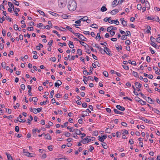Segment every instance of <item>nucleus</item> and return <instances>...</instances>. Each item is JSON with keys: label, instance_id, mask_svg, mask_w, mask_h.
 <instances>
[{"label": "nucleus", "instance_id": "6", "mask_svg": "<svg viewBox=\"0 0 160 160\" xmlns=\"http://www.w3.org/2000/svg\"><path fill=\"white\" fill-rule=\"evenodd\" d=\"M117 29V28L116 27H113V26H110L108 27L107 28V31L108 32H110L112 30H116Z\"/></svg>", "mask_w": 160, "mask_h": 160}, {"label": "nucleus", "instance_id": "36", "mask_svg": "<svg viewBox=\"0 0 160 160\" xmlns=\"http://www.w3.org/2000/svg\"><path fill=\"white\" fill-rule=\"evenodd\" d=\"M6 154L7 156L8 159L9 160H12V157L9 154H8V153H6Z\"/></svg>", "mask_w": 160, "mask_h": 160}, {"label": "nucleus", "instance_id": "43", "mask_svg": "<svg viewBox=\"0 0 160 160\" xmlns=\"http://www.w3.org/2000/svg\"><path fill=\"white\" fill-rule=\"evenodd\" d=\"M79 42H80V43L83 46H84L85 47H86V45L87 44L86 43H85L84 42L81 41H79Z\"/></svg>", "mask_w": 160, "mask_h": 160}, {"label": "nucleus", "instance_id": "29", "mask_svg": "<svg viewBox=\"0 0 160 160\" xmlns=\"http://www.w3.org/2000/svg\"><path fill=\"white\" fill-rule=\"evenodd\" d=\"M8 5L10 8L14 9V6L12 3L10 2H8Z\"/></svg>", "mask_w": 160, "mask_h": 160}, {"label": "nucleus", "instance_id": "24", "mask_svg": "<svg viewBox=\"0 0 160 160\" xmlns=\"http://www.w3.org/2000/svg\"><path fill=\"white\" fill-rule=\"evenodd\" d=\"M19 118H20V120H21L20 121H19V122H25V121H26L25 119L22 118V116L21 115H19Z\"/></svg>", "mask_w": 160, "mask_h": 160}, {"label": "nucleus", "instance_id": "8", "mask_svg": "<svg viewBox=\"0 0 160 160\" xmlns=\"http://www.w3.org/2000/svg\"><path fill=\"white\" fill-rule=\"evenodd\" d=\"M39 133L40 132V130L37 129H34L32 130L33 135L35 137L37 135L36 132Z\"/></svg>", "mask_w": 160, "mask_h": 160}, {"label": "nucleus", "instance_id": "15", "mask_svg": "<svg viewBox=\"0 0 160 160\" xmlns=\"http://www.w3.org/2000/svg\"><path fill=\"white\" fill-rule=\"evenodd\" d=\"M144 4V7L147 8V9H149V4L148 2L146 1Z\"/></svg>", "mask_w": 160, "mask_h": 160}, {"label": "nucleus", "instance_id": "16", "mask_svg": "<svg viewBox=\"0 0 160 160\" xmlns=\"http://www.w3.org/2000/svg\"><path fill=\"white\" fill-rule=\"evenodd\" d=\"M66 29H67L68 30L70 31L71 32L74 33V31L73 29L70 26H67L66 27Z\"/></svg>", "mask_w": 160, "mask_h": 160}, {"label": "nucleus", "instance_id": "44", "mask_svg": "<svg viewBox=\"0 0 160 160\" xmlns=\"http://www.w3.org/2000/svg\"><path fill=\"white\" fill-rule=\"evenodd\" d=\"M122 23L124 27L127 26V21L125 20L122 22Z\"/></svg>", "mask_w": 160, "mask_h": 160}, {"label": "nucleus", "instance_id": "1", "mask_svg": "<svg viewBox=\"0 0 160 160\" xmlns=\"http://www.w3.org/2000/svg\"><path fill=\"white\" fill-rule=\"evenodd\" d=\"M77 7V3L73 0H71L68 2V8L69 11H75Z\"/></svg>", "mask_w": 160, "mask_h": 160}, {"label": "nucleus", "instance_id": "25", "mask_svg": "<svg viewBox=\"0 0 160 160\" xmlns=\"http://www.w3.org/2000/svg\"><path fill=\"white\" fill-rule=\"evenodd\" d=\"M69 47L71 48H74V45L73 44V43L71 41H69Z\"/></svg>", "mask_w": 160, "mask_h": 160}, {"label": "nucleus", "instance_id": "35", "mask_svg": "<svg viewBox=\"0 0 160 160\" xmlns=\"http://www.w3.org/2000/svg\"><path fill=\"white\" fill-rule=\"evenodd\" d=\"M77 52L79 55H81L82 54V51L81 49H78Z\"/></svg>", "mask_w": 160, "mask_h": 160}, {"label": "nucleus", "instance_id": "39", "mask_svg": "<svg viewBox=\"0 0 160 160\" xmlns=\"http://www.w3.org/2000/svg\"><path fill=\"white\" fill-rule=\"evenodd\" d=\"M147 19L148 20H156V19H155V18L152 17H151L148 16L147 18Z\"/></svg>", "mask_w": 160, "mask_h": 160}, {"label": "nucleus", "instance_id": "54", "mask_svg": "<svg viewBox=\"0 0 160 160\" xmlns=\"http://www.w3.org/2000/svg\"><path fill=\"white\" fill-rule=\"evenodd\" d=\"M6 19L7 20H9V22H10L12 21V19L9 16H6Z\"/></svg>", "mask_w": 160, "mask_h": 160}, {"label": "nucleus", "instance_id": "21", "mask_svg": "<svg viewBox=\"0 0 160 160\" xmlns=\"http://www.w3.org/2000/svg\"><path fill=\"white\" fill-rule=\"evenodd\" d=\"M115 47L116 48V49L118 51H119V49L121 50H122V47L121 45L119 46L118 44L116 45Z\"/></svg>", "mask_w": 160, "mask_h": 160}, {"label": "nucleus", "instance_id": "60", "mask_svg": "<svg viewBox=\"0 0 160 160\" xmlns=\"http://www.w3.org/2000/svg\"><path fill=\"white\" fill-rule=\"evenodd\" d=\"M146 60L148 62H150V58L149 56H147Z\"/></svg>", "mask_w": 160, "mask_h": 160}, {"label": "nucleus", "instance_id": "48", "mask_svg": "<svg viewBox=\"0 0 160 160\" xmlns=\"http://www.w3.org/2000/svg\"><path fill=\"white\" fill-rule=\"evenodd\" d=\"M135 99H136V100L138 101L139 102H141V101H142V100L138 97H136Z\"/></svg>", "mask_w": 160, "mask_h": 160}, {"label": "nucleus", "instance_id": "28", "mask_svg": "<svg viewBox=\"0 0 160 160\" xmlns=\"http://www.w3.org/2000/svg\"><path fill=\"white\" fill-rule=\"evenodd\" d=\"M75 132L76 134L79 135L81 134V132L78 129H77L75 130Z\"/></svg>", "mask_w": 160, "mask_h": 160}, {"label": "nucleus", "instance_id": "51", "mask_svg": "<svg viewBox=\"0 0 160 160\" xmlns=\"http://www.w3.org/2000/svg\"><path fill=\"white\" fill-rule=\"evenodd\" d=\"M15 11H14L15 12V15L18 16L19 15L18 14V12H17L16 10H17L18 12L19 11L20 9L18 8H16L15 9Z\"/></svg>", "mask_w": 160, "mask_h": 160}, {"label": "nucleus", "instance_id": "5", "mask_svg": "<svg viewBox=\"0 0 160 160\" xmlns=\"http://www.w3.org/2000/svg\"><path fill=\"white\" fill-rule=\"evenodd\" d=\"M104 50H105V53H106L107 54L109 55V56H112V54L111 53V51L110 49L108 48L105 47L104 48Z\"/></svg>", "mask_w": 160, "mask_h": 160}, {"label": "nucleus", "instance_id": "55", "mask_svg": "<svg viewBox=\"0 0 160 160\" xmlns=\"http://www.w3.org/2000/svg\"><path fill=\"white\" fill-rule=\"evenodd\" d=\"M137 8L138 10H141L142 9V6L140 4H138L137 5Z\"/></svg>", "mask_w": 160, "mask_h": 160}, {"label": "nucleus", "instance_id": "53", "mask_svg": "<svg viewBox=\"0 0 160 160\" xmlns=\"http://www.w3.org/2000/svg\"><path fill=\"white\" fill-rule=\"evenodd\" d=\"M153 110L155 113H156L159 114H160V111L159 110L156 109H154Z\"/></svg>", "mask_w": 160, "mask_h": 160}, {"label": "nucleus", "instance_id": "9", "mask_svg": "<svg viewBox=\"0 0 160 160\" xmlns=\"http://www.w3.org/2000/svg\"><path fill=\"white\" fill-rule=\"evenodd\" d=\"M25 155L29 157H33L35 156V154L32 153H29L28 152L26 154H25Z\"/></svg>", "mask_w": 160, "mask_h": 160}, {"label": "nucleus", "instance_id": "64", "mask_svg": "<svg viewBox=\"0 0 160 160\" xmlns=\"http://www.w3.org/2000/svg\"><path fill=\"white\" fill-rule=\"evenodd\" d=\"M131 41L129 40H127L125 41V43L127 45H129L130 44Z\"/></svg>", "mask_w": 160, "mask_h": 160}, {"label": "nucleus", "instance_id": "57", "mask_svg": "<svg viewBox=\"0 0 160 160\" xmlns=\"http://www.w3.org/2000/svg\"><path fill=\"white\" fill-rule=\"evenodd\" d=\"M51 27L49 25H46V26H44L42 28V29H44L45 28H46L47 29H49Z\"/></svg>", "mask_w": 160, "mask_h": 160}, {"label": "nucleus", "instance_id": "4", "mask_svg": "<svg viewBox=\"0 0 160 160\" xmlns=\"http://www.w3.org/2000/svg\"><path fill=\"white\" fill-rule=\"evenodd\" d=\"M90 137H86L85 138L83 139V140L81 142L83 144L88 143L90 142Z\"/></svg>", "mask_w": 160, "mask_h": 160}, {"label": "nucleus", "instance_id": "34", "mask_svg": "<svg viewBox=\"0 0 160 160\" xmlns=\"http://www.w3.org/2000/svg\"><path fill=\"white\" fill-rule=\"evenodd\" d=\"M107 10V8L105 6H102L101 8V11L102 12H104L106 11Z\"/></svg>", "mask_w": 160, "mask_h": 160}, {"label": "nucleus", "instance_id": "7", "mask_svg": "<svg viewBox=\"0 0 160 160\" xmlns=\"http://www.w3.org/2000/svg\"><path fill=\"white\" fill-rule=\"evenodd\" d=\"M119 0H114L112 3V6L113 7H114L116 6L118 3H119Z\"/></svg>", "mask_w": 160, "mask_h": 160}, {"label": "nucleus", "instance_id": "13", "mask_svg": "<svg viewBox=\"0 0 160 160\" xmlns=\"http://www.w3.org/2000/svg\"><path fill=\"white\" fill-rule=\"evenodd\" d=\"M81 20L80 19L79 20L76 21H75V23H76L75 24H74L73 25L75 26H79L81 25Z\"/></svg>", "mask_w": 160, "mask_h": 160}, {"label": "nucleus", "instance_id": "11", "mask_svg": "<svg viewBox=\"0 0 160 160\" xmlns=\"http://www.w3.org/2000/svg\"><path fill=\"white\" fill-rule=\"evenodd\" d=\"M135 85L137 88H140L142 86L141 84L138 82L135 83Z\"/></svg>", "mask_w": 160, "mask_h": 160}, {"label": "nucleus", "instance_id": "59", "mask_svg": "<svg viewBox=\"0 0 160 160\" xmlns=\"http://www.w3.org/2000/svg\"><path fill=\"white\" fill-rule=\"evenodd\" d=\"M5 18L4 17H3L2 18H0V22L2 23L3 21L5 20Z\"/></svg>", "mask_w": 160, "mask_h": 160}, {"label": "nucleus", "instance_id": "18", "mask_svg": "<svg viewBox=\"0 0 160 160\" xmlns=\"http://www.w3.org/2000/svg\"><path fill=\"white\" fill-rule=\"evenodd\" d=\"M62 82L59 80H58L57 82L55 83V86L57 87V86H59L62 84Z\"/></svg>", "mask_w": 160, "mask_h": 160}, {"label": "nucleus", "instance_id": "61", "mask_svg": "<svg viewBox=\"0 0 160 160\" xmlns=\"http://www.w3.org/2000/svg\"><path fill=\"white\" fill-rule=\"evenodd\" d=\"M111 129L109 128H107L106 129V132L107 133H109L110 132Z\"/></svg>", "mask_w": 160, "mask_h": 160}, {"label": "nucleus", "instance_id": "33", "mask_svg": "<svg viewBox=\"0 0 160 160\" xmlns=\"http://www.w3.org/2000/svg\"><path fill=\"white\" fill-rule=\"evenodd\" d=\"M132 74L134 76L136 77H138L139 75L138 73L136 72L133 71L132 72Z\"/></svg>", "mask_w": 160, "mask_h": 160}, {"label": "nucleus", "instance_id": "20", "mask_svg": "<svg viewBox=\"0 0 160 160\" xmlns=\"http://www.w3.org/2000/svg\"><path fill=\"white\" fill-rule=\"evenodd\" d=\"M99 49V51L102 54H105V50H104V49L103 50L101 48L99 47V48H98Z\"/></svg>", "mask_w": 160, "mask_h": 160}, {"label": "nucleus", "instance_id": "12", "mask_svg": "<svg viewBox=\"0 0 160 160\" xmlns=\"http://www.w3.org/2000/svg\"><path fill=\"white\" fill-rule=\"evenodd\" d=\"M62 17L63 18L66 19L70 18L71 17V16L68 14H63L62 15Z\"/></svg>", "mask_w": 160, "mask_h": 160}, {"label": "nucleus", "instance_id": "22", "mask_svg": "<svg viewBox=\"0 0 160 160\" xmlns=\"http://www.w3.org/2000/svg\"><path fill=\"white\" fill-rule=\"evenodd\" d=\"M44 135L45 138L47 139L51 140V137L49 134L48 133L46 134H45Z\"/></svg>", "mask_w": 160, "mask_h": 160}, {"label": "nucleus", "instance_id": "50", "mask_svg": "<svg viewBox=\"0 0 160 160\" xmlns=\"http://www.w3.org/2000/svg\"><path fill=\"white\" fill-rule=\"evenodd\" d=\"M6 63L4 62H2L1 64L2 66L3 67L4 69H5L6 67Z\"/></svg>", "mask_w": 160, "mask_h": 160}, {"label": "nucleus", "instance_id": "52", "mask_svg": "<svg viewBox=\"0 0 160 160\" xmlns=\"http://www.w3.org/2000/svg\"><path fill=\"white\" fill-rule=\"evenodd\" d=\"M49 101L48 100H47L45 101H43L40 102L41 105H42L43 104H45L46 102H48Z\"/></svg>", "mask_w": 160, "mask_h": 160}, {"label": "nucleus", "instance_id": "19", "mask_svg": "<svg viewBox=\"0 0 160 160\" xmlns=\"http://www.w3.org/2000/svg\"><path fill=\"white\" fill-rule=\"evenodd\" d=\"M151 30V27L150 26H148L147 27V30L146 31V33H149L150 32V30Z\"/></svg>", "mask_w": 160, "mask_h": 160}, {"label": "nucleus", "instance_id": "56", "mask_svg": "<svg viewBox=\"0 0 160 160\" xmlns=\"http://www.w3.org/2000/svg\"><path fill=\"white\" fill-rule=\"evenodd\" d=\"M91 27L92 28H98L97 25L95 24H92V25L91 26Z\"/></svg>", "mask_w": 160, "mask_h": 160}, {"label": "nucleus", "instance_id": "49", "mask_svg": "<svg viewBox=\"0 0 160 160\" xmlns=\"http://www.w3.org/2000/svg\"><path fill=\"white\" fill-rule=\"evenodd\" d=\"M98 140L101 141V142H103L104 140H103V138L102 137V136L101 137H100V136H99L98 137Z\"/></svg>", "mask_w": 160, "mask_h": 160}, {"label": "nucleus", "instance_id": "14", "mask_svg": "<svg viewBox=\"0 0 160 160\" xmlns=\"http://www.w3.org/2000/svg\"><path fill=\"white\" fill-rule=\"evenodd\" d=\"M118 9H115L112 10L110 12V13L112 15H115L116 14L117 12H118Z\"/></svg>", "mask_w": 160, "mask_h": 160}, {"label": "nucleus", "instance_id": "10", "mask_svg": "<svg viewBox=\"0 0 160 160\" xmlns=\"http://www.w3.org/2000/svg\"><path fill=\"white\" fill-rule=\"evenodd\" d=\"M116 108L117 109L121 111H123L125 110V108L124 107L119 105H117L116 106Z\"/></svg>", "mask_w": 160, "mask_h": 160}, {"label": "nucleus", "instance_id": "38", "mask_svg": "<svg viewBox=\"0 0 160 160\" xmlns=\"http://www.w3.org/2000/svg\"><path fill=\"white\" fill-rule=\"evenodd\" d=\"M122 132L123 134H128V132L127 130H122Z\"/></svg>", "mask_w": 160, "mask_h": 160}, {"label": "nucleus", "instance_id": "47", "mask_svg": "<svg viewBox=\"0 0 160 160\" xmlns=\"http://www.w3.org/2000/svg\"><path fill=\"white\" fill-rule=\"evenodd\" d=\"M103 74L106 77H108V72L106 71L103 72Z\"/></svg>", "mask_w": 160, "mask_h": 160}, {"label": "nucleus", "instance_id": "32", "mask_svg": "<svg viewBox=\"0 0 160 160\" xmlns=\"http://www.w3.org/2000/svg\"><path fill=\"white\" fill-rule=\"evenodd\" d=\"M12 2L16 5L18 6L19 4V2L16 0H12Z\"/></svg>", "mask_w": 160, "mask_h": 160}, {"label": "nucleus", "instance_id": "23", "mask_svg": "<svg viewBox=\"0 0 160 160\" xmlns=\"http://www.w3.org/2000/svg\"><path fill=\"white\" fill-rule=\"evenodd\" d=\"M79 38L82 41H85V39H86V38L82 34H80V36H79Z\"/></svg>", "mask_w": 160, "mask_h": 160}, {"label": "nucleus", "instance_id": "17", "mask_svg": "<svg viewBox=\"0 0 160 160\" xmlns=\"http://www.w3.org/2000/svg\"><path fill=\"white\" fill-rule=\"evenodd\" d=\"M148 99V102L150 104H153L154 102V101L152 99L150 98L149 97H148L147 98Z\"/></svg>", "mask_w": 160, "mask_h": 160}, {"label": "nucleus", "instance_id": "46", "mask_svg": "<svg viewBox=\"0 0 160 160\" xmlns=\"http://www.w3.org/2000/svg\"><path fill=\"white\" fill-rule=\"evenodd\" d=\"M54 94V91L52 90L50 93V94L49 96V98H52L53 97Z\"/></svg>", "mask_w": 160, "mask_h": 160}, {"label": "nucleus", "instance_id": "3", "mask_svg": "<svg viewBox=\"0 0 160 160\" xmlns=\"http://www.w3.org/2000/svg\"><path fill=\"white\" fill-rule=\"evenodd\" d=\"M30 110L31 112H32L36 114L38 112H40L41 111V109L39 108L36 109L35 108H31Z\"/></svg>", "mask_w": 160, "mask_h": 160}, {"label": "nucleus", "instance_id": "40", "mask_svg": "<svg viewBox=\"0 0 160 160\" xmlns=\"http://www.w3.org/2000/svg\"><path fill=\"white\" fill-rule=\"evenodd\" d=\"M29 117H30V119H28V123H29V124H30V122L32 120L33 118H32V117L31 115Z\"/></svg>", "mask_w": 160, "mask_h": 160}, {"label": "nucleus", "instance_id": "41", "mask_svg": "<svg viewBox=\"0 0 160 160\" xmlns=\"http://www.w3.org/2000/svg\"><path fill=\"white\" fill-rule=\"evenodd\" d=\"M64 135L67 137H69L70 136L71 134L68 132H64Z\"/></svg>", "mask_w": 160, "mask_h": 160}, {"label": "nucleus", "instance_id": "27", "mask_svg": "<svg viewBox=\"0 0 160 160\" xmlns=\"http://www.w3.org/2000/svg\"><path fill=\"white\" fill-rule=\"evenodd\" d=\"M150 44L153 47H154L155 48H158V47L157 46V45L156 44V43L154 42H153V41H152V42H151L150 43Z\"/></svg>", "mask_w": 160, "mask_h": 160}, {"label": "nucleus", "instance_id": "63", "mask_svg": "<svg viewBox=\"0 0 160 160\" xmlns=\"http://www.w3.org/2000/svg\"><path fill=\"white\" fill-rule=\"evenodd\" d=\"M15 131L16 132H18L19 131V127L18 126H16L15 127Z\"/></svg>", "mask_w": 160, "mask_h": 160}, {"label": "nucleus", "instance_id": "62", "mask_svg": "<svg viewBox=\"0 0 160 160\" xmlns=\"http://www.w3.org/2000/svg\"><path fill=\"white\" fill-rule=\"evenodd\" d=\"M123 68L126 70H127L129 69V67L127 66L122 65Z\"/></svg>", "mask_w": 160, "mask_h": 160}, {"label": "nucleus", "instance_id": "30", "mask_svg": "<svg viewBox=\"0 0 160 160\" xmlns=\"http://www.w3.org/2000/svg\"><path fill=\"white\" fill-rule=\"evenodd\" d=\"M88 18V17L87 16H84L83 18H80V19L81 21H86L87 20Z\"/></svg>", "mask_w": 160, "mask_h": 160}, {"label": "nucleus", "instance_id": "31", "mask_svg": "<svg viewBox=\"0 0 160 160\" xmlns=\"http://www.w3.org/2000/svg\"><path fill=\"white\" fill-rule=\"evenodd\" d=\"M114 112L117 114H122V112L118 111L117 109H114L113 110Z\"/></svg>", "mask_w": 160, "mask_h": 160}, {"label": "nucleus", "instance_id": "42", "mask_svg": "<svg viewBox=\"0 0 160 160\" xmlns=\"http://www.w3.org/2000/svg\"><path fill=\"white\" fill-rule=\"evenodd\" d=\"M37 11L38 12H39V13L41 15H43V16L45 15V14L43 12L40 10H37Z\"/></svg>", "mask_w": 160, "mask_h": 160}, {"label": "nucleus", "instance_id": "58", "mask_svg": "<svg viewBox=\"0 0 160 160\" xmlns=\"http://www.w3.org/2000/svg\"><path fill=\"white\" fill-rule=\"evenodd\" d=\"M14 29L15 30H17L18 29V25L17 24L14 25Z\"/></svg>", "mask_w": 160, "mask_h": 160}, {"label": "nucleus", "instance_id": "26", "mask_svg": "<svg viewBox=\"0 0 160 160\" xmlns=\"http://www.w3.org/2000/svg\"><path fill=\"white\" fill-rule=\"evenodd\" d=\"M102 145L103 147L105 149H107L108 148V146L107 145V144L104 142H103L102 143Z\"/></svg>", "mask_w": 160, "mask_h": 160}, {"label": "nucleus", "instance_id": "37", "mask_svg": "<svg viewBox=\"0 0 160 160\" xmlns=\"http://www.w3.org/2000/svg\"><path fill=\"white\" fill-rule=\"evenodd\" d=\"M101 38L100 36V33H97V36L96 37V40H99Z\"/></svg>", "mask_w": 160, "mask_h": 160}, {"label": "nucleus", "instance_id": "45", "mask_svg": "<svg viewBox=\"0 0 160 160\" xmlns=\"http://www.w3.org/2000/svg\"><path fill=\"white\" fill-rule=\"evenodd\" d=\"M3 117L4 118H7L9 119H11L12 118V116L11 115H10L8 116H7L6 115H4L3 116Z\"/></svg>", "mask_w": 160, "mask_h": 160}, {"label": "nucleus", "instance_id": "2", "mask_svg": "<svg viewBox=\"0 0 160 160\" xmlns=\"http://www.w3.org/2000/svg\"><path fill=\"white\" fill-rule=\"evenodd\" d=\"M67 0H58V5L59 7L61 8H63L66 5Z\"/></svg>", "mask_w": 160, "mask_h": 160}]
</instances>
